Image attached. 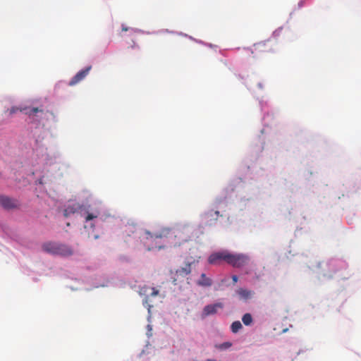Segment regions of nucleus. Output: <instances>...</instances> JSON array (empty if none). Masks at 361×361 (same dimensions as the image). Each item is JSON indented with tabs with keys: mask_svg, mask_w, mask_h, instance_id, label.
<instances>
[{
	"mask_svg": "<svg viewBox=\"0 0 361 361\" xmlns=\"http://www.w3.org/2000/svg\"><path fill=\"white\" fill-rule=\"evenodd\" d=\"M135 234L137 235L143 245L147 250H152L154 249H161L163 245L161 243L162 238H174L173 240H171V243L174 246H179L183 243L188 242L190 240V235L181 229H170V228H162L159 231L151 233L148 231H142L137 229L135 226L126 225L124 230L126 234L125 239L127 241V237H130V234Z\"/></svg>",
	"mask_w": 361,
	"mask_h": 361,
	"instance_id": "obj_1",
	"label": "nucleus"
},
{
	"mask_svg": "<svg viewBox=\"0 0 361 361\" xmlns=\"http://www.w3.org/2000/svg\"><path fill=\"white\" fill-rule=\"evenodd\" d=\"M42 250L54 255L69 257L73 255V248L66 244L56 242H47L42 245Z\"/></svg>",
	"mask_w": 361,
	"mask_h": 361,
	"instance_id": "obj_2",
	"label": "nucleus"
},
{
	"mask_svg": "<svg viewBox=\"0 0 361 361\" xmlns=\"http://www.w3.org/2000/svg\"><path fill=\"white\" fill-rule=\"evenodd\" d=\"M20 112L24 113L30 119L31 122L39 123L44 119L47 118V114H49L43 106H25L20 109ZM50 114H51L50 112Z\"/></svg>",
	"mask_w": 361,
	"mask_h": 361,
	"instance_id": "obj_3",
	"label": "nucleus"
},
{
	"mask_svg": "<svg viewBox=\"0 0 361 361\" xmlns=\"http://www.w3.org/2000/svg\"><path fill=\"white\" fill-rule=\"evenodd\" d=\"M277 42L274 39H269L255 43L251 53L254 55L274 53L276 49Z\"/></svg>",
	"mask_w": 361,
	"mask_h": 361,
	"instance_id": "obj_4",
	"label": "nucleus"
},
{
	"mask_svg": "<svg viewBox=\"0 0 361 361\" xmlns=\"http://www.w3.org/2000/svg\"><path fill=\"white\" fill-rule=\"evenodd\" d=\"M250 262V257L245 254L237 253L233 254L229 252L227 264L235 267L242 268L247 265Z\"/></svg>",
	"mask_w": 361,
	"mask_h": 361,
	"instance_id": "obj_5",
	"label": "nucleus"
},
{
	"mask_svg": "<svg viewBox=\"0 0 361 361\" xmlns=\"http://www.w3.org/2000/svg\"><path fill=\"white\" fill-rule=\"evenodd\" d=\"M195 263V259L193 260H188L185 266L180 269L176 270L174 276L173 277V283L174 285L177 284V281L180 279L185 278L186 276L189 275L191 273V266Z\"/></svg>",
	"mask_w": 361,
	"mask_h": 361,
	"instance_id": "obj_6",
	"label": "nucleus"
},
{
	"mask_svg": "<svg viewBox=\"0 0 361 361\" xmlns=\"http://www.w3.org/2000/svg\"><path fill=\"white\" fill-rule=\"evenodd\" d=\"M0 204L5 209L17 208L19 205L18 201L8 196L0 195Z\"/></svg>",
	"mask_w": 361,
	"mask_h": 361,
	"instance_id": "obj_7",
	"label": "nucleus"
},
{
	"mask_svg": "<svg viewBox=\"0 0 361 361\" xmlns=\"http://www.w3.org/2000/svg\"><path fill=\"white\" fill-rule=\"evenodd\" d=\"M229 252L221 251L212 253L208 258V262L211 264H217L219 261L224 260L226 263L228 262Z\"/></svg>",
	"mask_w": 361,
	"mask_h": 361,
	"instance_id": "obj_8",
	"label": "nucleus"
},
{
	"mask_svg": "<svg viewBox=\"0 0 361 361\" xmlns=\"http://www.w3.org/2000/svg\"><path fill=\"white\" fill-rule=\"evenodd\" d=\"M92 66H89L85 69L80 71L69 82V85L73 86L82 80L89 73Z\"/></svg>",
	"mask_w": 361,
	"mask_h": 361,
	"instance_id": "obj_9",
	"label": "nucleus"
},
{
	"mask_svg": "<svg viewBox=\"0 0 361 361\" xmlns=\"http://www.w3.org/2000/svg\"><path fill=\"white\" fill-rule=\"evenodd\" d=\"M222 307L223 305L221 302L206 305L202 311V317H206L210 314H214L217 312L218 309Z\"/></svg>",
	"mask_w": 361,
	"mask_h": 361,
	"instance_id": "obj_10",
	"label": "nucleus"
},
{
	"mask_svg": "<svg viewBox=\"0 0 361 361\" xmlns=\"http://www.w3.org/2000/svg\"><path fill=\"white\" fill-rule=\"evenodd\" d=\"M237 294L239 295L240 299L243 300H247L250 299L253 295L254 292L251 290L240 288L236 290Z\"/></svg>",
	"mask_w": 361,
	"mask_h": 361,
	"instance_id": "obj_11",
	"label": "nucleus"
},
{
	"mask_svg": "<svg viewBox=\"0 0 361 361\" xmlns=\"http://www.w3.org/2000/svg\"><path fill=\"white\" fill-rule=\"evenodd\" d=\"M80 208V205L78 203H75L72 205H68L63 212V214L66 217L69 216L71 214H75Z\"/></svg>",
	"mask_w": 361,
	"mask_h": 361,
	"instance_id": "obj_12",
	"label": "nucleus"
},
{
	"mask_svg": "<svg viewBox=\"0 0 361 361\" xmlns=\"http://www.w3.org/2000/svg\"><path fill=\"white\" fill-rule=\"evenodd\" d=\"M201 279L197 281V284L202 287H209L212 285V281L205 274H201Z\"/></svg>",
	"mask_w": 361,
	"mask_h": 361,
	"instance_id": "obj_13",
	"label": "nucleus"
},
{
	"mask_svg": "<svg viewBox=\"0 0 361 361\" xmlns=\"http://www.w3.org/2000/svg\"><path fill=\"white\" fill-rule=\"evenodd\" d=\"M243 328L242 324L240 321L233 322L231 326V329L233 333H237Z\"/></svg>",
	"mask_w": 361,
	"mask_h": 361,
	"instance_id": "obj_14",
	"label": "nucleus"
},
{
	"mask_svg": "<svg viewBox=\"0 0 361 361\" xmlns=\"http://www.w3.org/2000/svg\"><path fill=\"white\" fill-rule=\"evenodd\" d=\"M242 321L245 325H250L252 322V315L250 313L245 314L242 317Z\"/></svg>",
	"mask_w": 361,
	"mask_h": 361,
	"instance_id": "obj_15",
	"label": "nucleus"
},
{
	"mask_svg": "<svg viewBox=\"0 0 361 361\" xmlns=\"http://www.w3.org/2000/svg\"><path fill=\"white\" fill-rule=\"evenodd\" d=\"M97 216H98V214H88L87 215V216L85 217V220H86V221H90V220H92V219H94L97 218Z\"/></svg>",
	"mask_w": 361,
	"mask_h": 361,
	"instance_id": "obj_16",
	"label": "nucleus"
},
{
	"mask_svg": "<svg viewBox=\"0 0 361 361\" xmlns=\"http://www.w3.org/2000/svg\"><path fill=\"white\" fill-rule=\"evenodd\" d=\"M20 109L21 108L13 106L10 109H8V112H9L10 115H12V114L16 113L18 111H20Z\"/></svg>",
	"mask_w": 361,
	"mask_h": 361,
	"instance_id": "obj_17",
	"label": "nucleus"
},
{
	"mask_svg": "<svg viewBox=\"0 0 361 361\" xmlns=\"http://www.w3.org/2000/svg\"><path fill=\"white\" fill-rule=\"evenodd\" d=\"M158 294H159V290L155 289L154 288H152L150 295L152 297H154V296H157Z\"/></svg>",
	"mask_w": 361,
	"mask_h": 361,
	"instance_id": "obj_18",
	"label": "nucleus"
},
{
	"mask_svg": "<svg viewBox=\"0 0 361 361\" xmlns=\"http://www.w3.org/2000/svg\"><path fill=\"white\" fill-rule=\"evenodd\" d=\"M232 280H233V284H235L238 281V277L236 275H233Z\"/></svg>",
	"mask_w": 361,
	"mask_h": 361,
	"instance_id": "obj_19",
	"label": "nucleus"
},
{
	"mask_svg": "<svg viewBox=\"0 0 361 361\" xmlns=\"http://www.w3.org/2000/svg\"><path fill=\"white\" fill-rule=\"evenodd\" d=\"M122 30H123V31H127V30H128V27H126L123 26V27H122Z\"/></svg>",
	"mask_w": 361,
	"mask_h": 361,
	"instance_id": "obj_20",
	"label": "nucleus"
},
{
	"mask_svg": "<svg viewBox=\"0 0 361 361\" xmlns=\"http://www.w3.org/2000/svg\"><path fill=\"white\" fill-rule=\"evenodd\" d=\"M205 361H216V360H215L208 359V360H205Z\"/></svg>",
	"mask_w": 361,
	"mask_h": 361,
	"instance_id": "obj_21",
	"label": "nucleus"
},
{
	"mask_svg": "<svg viewBox=\"0 0 361 361\" xmlns=\"http://www.w3.org/2000/svg\"><path fill=\"white\" fill-rule=\"evenodd\" d=\"M215 214L218 216L219 214V212L216 211V212H215Z\"/></svg>",
	"mask_w": 361,
	"mask_h": 361,
	"instance_id": "obj_22",
	"label": "nucleus"
},
{
	"mask_svg": "<svg viewBox=\"0 0 361 361\" xmlns=\"http://www.w3.org/2000/svg\"><path fill=\"white\" fill-rule=\"evenodd\" d=\"M231 343H227L226 344V346H231Z\"/></svg>",
	"mask_w": 361,
	"mask_h": 361,
	"instance_id": "obj_23",
	"label": "nucleus"
}]
</instances>
